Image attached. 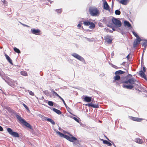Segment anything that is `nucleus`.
I'll use <instances>...</instances> for the list:
<instances>
[{"mask_svg":"<svg viewBox=\"0 0 147 147\" xmlns=\"http://www.w3.org/2000/svg\"><path fill=\"white\" fill-rule=\"evenodd\" d=\"M62 129L61 127H59V131H61Z\"/></svg>","mask_w":147,"mask_h":147,"instance_id":"nucleus-49","label":"nucleus"},{"mask_svg":"<svg viewBox=\"0 0 147 147\" xmlns=\"http://www.w3.org/2000/svg\"><path fill=\"white\" fill-rule=\"evenodd\" d=\"M63 132H64V131L63 130Z\"/></svg>","mask_w":147,"mask_h":147,"instance_id":"nucleus-57","label":"nucleus"},{"mask_svg":"<svg viewBox=\"0 0 147 147\" xmlns=\"http://www.w3.org/2000/svg\"><path fill=\"white\" fill-rule=\"evenodd\" d=\"M21 24L23 26H26L27 27H30V26H28L27 25H26V24H22V23H21Z\"/></svg>","mask_w":147,"mask_h":147,"instance_id":"nucleus-43","label":"nucleus"},{"mask_svg":"<svg viewBox=\"0 0 147 147\" xmlns=\"http://www.w3.org/2000/svg\"><path fill=\"white\" fill-rule=\"evenodd\" d=\"M62 101L63 102L64 104V100L63 99L62 100Z\"/></svg>","mask_w":147,"mask_h":147,"instance_id":"nucleus-53","label":"nucleus"},{"mask_svg":"<svg viewBox=\"0 0 147 147\" xmlns=\"http://www.w3.org/2000/svg\"><path fill=\"white\" fill-rule=\"evenodd\" d=\"M67 133L65 131V134ZM69 135L67 136L65 134V138L70 141L71 142H73L74 141L77 140V139L75 137L73 136L71 134H69Z\"/></svg>","mask_w":147,"mask_h":147,"instance_id":"nucleus-4","label":"nucleus"},{"mask_svg":"<svg viewBox=\"0 0 147 147\" xmlns=\"http://www.w3.org/2000/svg\"><path fill=\"white\" fill-rule=\"evenodd\" d=\"M142 69H143V71H144V72H146V68H145V67L144 66L143 67Z\"/></svg>","mask_w":147,"mask_h":147,"instance_id":"nucleus-44","label":"nucleus"},{"mask_svg":"<svg viewBox=\"0 0 147 147\" xmlns=\"http://www.w3.org/2000/svg\"><path fill=\"white\" fill-rule=\"evenodd\" d=\"M102 141H103V143L104 144H107L108 145V146H112V144L111 143L109 142L108 141L106 140H104L102 139H101Z\"/></svg>","mask_w":147,"mask_h":147,"instance_id":"nucleus-22","label":"nucleus"},{"mask_svg":"<svg viewBox=\"0 0 147 147\" xmlns=\"http://www.w3.org/2000/svg\"><path fill=\"white\" fill-rule=\"evenodd\" d=\"M115 13L116 15H119L121 14V12L119 10H117L115 11Z\"/></svg>","mask_w":147,"mask_h":147,"instance_id":"nucleus-37","label":"nucleus"},{"mask_svg":"<svg viewBox=\"0 0 147 147\" xmlns=\"http://www.w3.org/2000/svg\"><path fill=\"white\" fill-rule=\"evenodd\" d=\"M49 2H50V3H52V1H51L50 0H48Z\"/></svg>","mask_w":147,"mask_h":147,"instance_id":"nucleus-52","label":"nucleus"},{"mask_svg":"<svg viewBox=\"0 0 147 147\" xmlns=\"http://www.w3.org/2000/svg\"><path fill=\"white\" fill-rule=\"evenodd\" d=\"M0 76L9 85H12V84L10 83L8 81V80H6L5 79V77H6L3 71L1 72H0Z\"/></svg>","mask_w":147,"mask_h":147,"instance_id":"nucleus-7","label":"nucleus"},{"mask_svg":"<svg viewBox=\"0 0 147 147\" xmlns=\"http://www.w3.org/2000/svg\"><path fill=\"white\" fill-rule=\"evenodd\" d=\"M84 24L85 26H88L90 24V22L88 21H86L84 22Z\"/></svg>","mask_w":147,"mask_h":147,"instance_id":"nucleus-34","label":"nucleus"},{"mask_svg":"<svg viewBox=\"0 0 147 147\" xmlns=\"http://www.w3.org/2000/svg\"><path fill=\"white\" fill-rule=\"evenodd\" d=\"M54 130L56 132L57 134L59 136L64 138V134L59 131L55 129H54Z\"/></svg>","mask_w":147,"mask_h":147,"instance_id":"nucleus-17","label":"nucleus"},{"mask_svg":"<svg viewBox=\"0 0 147 147\" xmlns=\"http://www.w3.org/2000/svg\"><path fill=\"white\" fill-rule=\"evenodd\" d=\"M7 130L9 133L13 136L17 138L19 137V134L17 132L13 131L12 130L11 128H7Z\"/></svg>","mask_w":147,"mask_h":147,"instance_id":"nucleus-5","label":"nucleus"},{"mask_svg":"<svg viewBox=\"0 0 147 147\" xmlns=\"http://www.w3.org/2000/svg\"><path fill=\"white\" fill-rule=\"evenodd\" d=\"M46 93H48V91H45Z\"/></svg>","mask_w":147,"mask_h":147,"instance_id":"nucleus-54","label":"nucleus"},{"mask_svg":"<svg viewBox=\"0 0 147 147\" xmlns=\"http://www.w3.org/2000/svg\"><path fill=\"white\" fill-rule=\"evenodd\" d=\"M124 24L125 26H127L128 27H131V25L128 21H125L124 22Z\"/></svg>","mask_w":147,"mask_h":147,"instance_id":"nucleus-24","label":"nucleus"},{"mask_svg":"<svg viewBox=\"0 0 147 147\" xmlns=\"http://www.w3.org/2000/svg\"><path fill=\"white\" fill-rule=\"evenodd\" d=\"M23 105L24 106V107L25 108V109L27 110H29V109L28 107L24 104L23 103Z\"/></svg>","mask_w":147,"mask_h":147,"instance_id":"nucleus-40","label":"nucleus"},{"mask_svg":"<svg viewBox=\"0 0 147 147\" xmlns=\"http://www.w3.org/2000/svg\"><path fill=\"white\" fill-rule=\"evenodd\" d=\"M48 104L49 105L51 106H53L54 105L53 102L51 101H48Z\"/></svg>","mask_w":147,"mask_h":147,"instance_id":"nucleus-32","label":"nucleus"},{"mask_svg":"<svg viewBox=\"0 0 147 147\" xmlns=\"http://www.w3.org/2000/svg\"><path fill=\"white\" fill-rule=\"evenodd\" d=\"M43 99H44V97L43 96H42V97H41V99L42 100H43Z\"/></svg>","mask_w":147,"mask_h":147,"instance_id":"nucleus-51","label":"nucleus"},{"mask_svg":"<svg viewBox=\"0 0 147 147\" xmlns=\"http://www.w3.org/2000/svg\"><path fill=\"white\" fill-rule=\"evenodd\" d=\"M47 121L50 122L53 125H55V122L51 119L48 118L47 119Z\"/></svg>","mask_w":147,"mask_h":147,"instance_id":"nucleus-26","label":"nucleus"},{"mask_svg":"<svg viewBox=\"0 0 147 147\" xmlns=\"http://www.w3.org/2000/svg\"><path fill=\"white\" fill-rule=\"evenodd\" d=\"M53 110L57 114H60L61 113V111L60 110L55 108H53Z\"/></svg>","mask_w":147,"mask_h":147,"instance_id":"nucleus-25","label":"nucleus"},{"mask_svg":"<svg viewBox=\"0 0 147 147\" xmlns=\"http://www.w3.org/2000/svg\"><path fill=\"white\" fill-rule=\"evenodd\" d=\"M40 30L38 29H35L32 28L31 30V32L32 34L36 35H40Z\"/></svg>","mask_w":147,"mask_h":147,"instance_id":"nucleus-8","label":"nucleus"},{"mask_svg":"<svg viewBox=\"0 0 147 147\" xmlns=\"http://www.w3.org/2000/svg\"><path fill=\"white\" fill-rule=\"evenodd\" d=\"M135 141L139 144H142L143 142V141L142 139H140L139 138H136L135 139Z\"/></svg>","mask_w":147,"mask_h":147,"instance_id":"nucleus-20","label":"nucleus"},{"mask_svg":"<svg viewBox=\"0 0 147 147\" xmlns=\"http://www.w3.org/2000/svg\"><path fill=\"white\" fill-rule=\"evenodd\" d=\"M141 41V39L140 38H137L136 39L134 42V47H136L140 43Z\"/></svg>","mask_w":147,"mask_h":147,"instance_id":"nucleus-12","label":"nucleus"},{"mask_svg":"<svg viewBox=\"0 0 147 147\" xmlns=\"http://www.w3.org/2000/svg\"><path fill=\"white\" fill-rule=\"evenodd\" d=\"M51 91L53 94V95H55L58 97H59V95L54 90H53V89L51 90Z\"/></svg>","mask_w":147,"mask_h":147,"instance_id":"nucleus-30","label":"nucleus"},{"mask_svg":"<svg viewBox=\"0 0 147 147\" xmlns=\"http://www.w3.org/2000/svg\"><path fill=\"white\" fill-rule=\"evenodd\" d=\"M20 73L23 76H26L27 75V73L25 71H21Z\"/></svg>","mask_w":147,"mask_h":147,"instance_id":"nucleus-31","label":"nucleus"},{"mask_svg":"<svg viewBox=\"0 0 147 147\" xmlns=\"http://www.w3.org/2000/svg\"><path fill=\"white\" fill-rule=\"evenodd\" d=\"M5 56L6 57V59L11 64H12V61L10 57L7 55L5 54Z\"/></svg>","mask_w":147,"mask_h":147,"instance_id":"nucleus-21","label":"nucleus"},{"mask_svg":"<svg viewBox=\"0 0 147 147\" xmlns=\"http://www.w3.org/2000/svg\"><path fill=\"white\" fill-rule=\"evenodd\" d=\"M16 117L17 119L20 121L21 123H22L26 127L30 128H32V126L30 124L26 122L24 119H23L20 116L18 115H16Z\"/></svg>","mask_w":147,"mask_h":147,"instance_id":"nucleus-3","label":"nucleus"},{"mask_svg":"<svg viewBox=\"0 0 147 147\" xmlns=\"http://www.w3.org/2000/svg\"><path fill=\"white\" fill-rule=\"evenodd\" d=\"M115 68H116V69H117L118 68V67H117L115 66V67H114Z\"/></svg>","mask_w":147,"mask_h":147,"instance_id":"nucleus-50","label":"nucleus"},{"mask_svg":"<svg viewBox=\"0 0 147 147\" xmlns=\"http://www.w3.org/2000/svg\"><path fill=\"white\" fill-rule=\"evenodd\" d=\"M145 72H144L142 70H140L139 71V74L140 76L142 78H146V77L145 74Z\"/></svg>","mask_w":147,"mask_h":147,"instance_id":"nucleus-18","label":"nucleus"},{"mask_svg":"<svg viewBox=\"0 0 147 147\" xmlns=\"http://www.w3.org/2000/svg\"><path fill=\"white\" fill-rule=\"evenodd\" d=\"M58 97L60 98L62 100L63 99L60 96H59Z\"/></svg>","mask_w":147,"mask_h":147,"instance_id":"nucleus-47","label":"nucleus"},{"mask_svg":"<svg viewBox=\"0 0 147 147\" xmlns=\"http://www.w3.org/2000/svg\"><path fill=\"white\" fill-rule=\"evenodd\" d=\"M105 40L108 43H111L112 42V39L111 36L107 35L105 37Z\"/></svg>","mask_w":147,"mask_h":147,"instance_id":"nucleus-11","label":"nucleus"},{"mask_svg":"<svg viewBox=\"0 0 147 147\" xmlns=\"http://www.w3.org/2000/svg\"><path fill=\"white\" fill-rule=\"evenodd\" d=\"M3 130V127L1 126H0V131H2Z\"/></svg>","mask_w":147,"mask_h":147,"instance_id":"nucleus-45","label":"nucleus"},{"mask_svg":"<svg viewBox=\"0 0 147 147\" xmlns=\"http://www.w3.org/2000/svg\"><path fill=\"white\" fill-rule=\"evenodd\" d=\"M103 8L104 9L107 10H110V8L107 2L105 1L103 4Z\"/></svg>","mask_w":147,"mask_h":147,"instance_id":"nucleus-14","label":"nucleus"},{"mask_svg":"<svg viewBox=\"0 0 147 147\" xmlns=\"http://www.w3.org/2000/svg\"><path fill=\"white\" fill-rule=\"evenodd\" d=\"M7 2L5 1H4L3 3L5 5L6 4Z\"/></svg>","mask_w":147,"mask_h":147,"instance_id":"nucleus-48","label":"nucleus"},{"mask_svg":"<svg viewBox=\"0 0 147 147\" xmlns=\"http://www.w3.org/2000/svg\"><path fill=\"white\" fill-rule=\"evenodd\" d=\"M125 73V72L121 70L116 71L115 73V75L122 74Z\"/></svg>","mask_w":147,"mask_h":147,"instance_id":"nucleus-23","label":"nucleus"},{"mask_svg":"<svg viewBox=\"0 0 147 147\" xmlns=\"http://www.w3.org/2000/svg\"><path fill=\"white\" fill-rule=\"evenodd\" d=\"M40 116H40V117L42 119V120L43 121H44V120H47V119H48L47 118V117H45L43 115H40Z\"/></svg>","mask_w":147,"mask_h":147,"instance_id":"nucleus-35","label":"nucleus"},{"mask_svg":"<svg viewBox=\"0 0 147 147\" xmlns=\"http://www.w3.org/2000/svg\"><path fill=\"white\" fill-rule=\"evenodd\" d=\"M113 23L117 27H119L121 26V22L116 18H113L112 20Z\"/></svg>","mask_w":147,"mask_h":147,"instance_id":"nucleus-6","label":"nucleus"},{"mask_svg":"<svg viewBox=\"0 0 147 147\" xmlns=\"http://www.w3.org/2000/svg\"><path fill=\"white\" fill-rule=\"evenodd\" d=\"M126 58L128 59H129V54H128L127 56L126 57Z\"/></svg>","mask_w":147,"mask_h":147,"instance_id":"nucleus-46","label":"nucleus"},{"mask_svg":"<svg viewBox=\"0 0 147 147\" xmlns=\"http://www.w3.org/2000/svg\"><path fill=\"white\" fill-rule=\"evenodd\" d=\"M85 105L86 106H88V107H92L94 108H96L99 107L98 105L94 104L92 103L86 104Z\"/></svg>","mask_w":147,"mask_h":147,"instance_id":"nucleus-13","label":"nucleus"},{"mask_svg":"<svg viewBox=\"0 0 147 147\" xmlns=\"http://www.w3.org/2000/svg\"><path fill=\"white\" fill-rule=\"evenodd\" d=\"M55 11L58 14L61 13L62 12V9H58L55 10Z\"/></svg>","mask_w":147,"mask_h":147,"instance_id":"nucleus-27","label":"nucleus"},{"mask_svg":"<svg viewBox=\"0 0 147 147\" xmlns=\"http://www.w3.org/2000/svg\"><path fill=\"white\" fill-rule=\"evenodd\" d=\"M82 23H79L77 25V26L78 27V28L79 29H81L80 28H81L82 25H81Z\"/></svg>","mask_w":147,"mask_h":147,"instance_id":"nucleus-42","label":"nucleus"},{"mask_svg":"<svg viewBox=\"0 0 147 147\" xmlns=\"http://www.w3.org/2000/svg\"><path fill=\"white\" fill-rule=\"evenodd\" d=\"M71 55L75 58L80 61H83L84 60V59L82 57L76 53H74L72 54Z\"/></svg>","mask_w":147,"mask_h":147,"instance_id":"nucleus-9","label":"nucleus"},{"mask_svg":"<svg viewBox=\"0 0 147 147\" xmlns=\"http://www.w3.org/2000/svg\"><path fill=\"white\" fill-rule=\"evenodd\" d=\"M89 28L90 29L94 28L95 27V25L93 22H90V25Z\"/></svg>","mask_w":147,"mask_h":147,"instance_id":"nucleus-29","label":"nucleus"},{"mask_svg":"<svg viewBox=\"0 0 147 147\" xmlns=\"http://www.w3.org/2000/svg\"><path fill=\"white\" fill-rule=\"evenodd\" d=\"M28 92L29 94L31 96H34V93L32 92V91H30L29 90H28Z\"/></svg>","mask_w":147,"mask_h":147,"instance_id":"nucleus-39","label":"nucleus"},{"mask_svg":"<svg viewBox=\"0 0 147 147\" xmlns=\"http://www.w3.org/2000/svg\"><path fill=\"white\" fill-rule=\"evenodd\" d=\"M92 98L87 96H85L84 98V101L85 102H89L91 101Z\"/></svg>","mask_w":147,"mask_h":147,"instance_id":"nucleus-16","label":"nucleus"},{"mask_svg":"<svg viewBox=\"0 0 147 147\" xmlns=\"http://www.w3.org/2000/svg\"><path fill=\"white\" fill-rule=\"evenodd\" d=\"M107 139L109 141H110L109 140L107 137Z\"/></svg>","mask_w":147,"mask_h":147,"instance_id":"nucleus-56","label":"nucleus"},{"mask_svg":"<svg viewBox=\"0 0 147 147\" xmlns=\"http://www.w3.org/2000/svg\"><path fill=\"white\" fill-rule=\"evenodd\" d=\"M127 74H128V71H127Z\"/></svg>","mask_w":147,"mask_h":147,"instance_id":"nucleus-55","label":"nucleus"},{"mask_svg":"<svg viewBox=\"0 0 147 147\" xmlns=\"http://www.w3.org/2000/svg\"><path fill=\"white\" fill-rule=\"evenodd\" d=\"M129 0H121L119 1V2L123 5H126L129 2Z\"/></svg>","mask_w":147,"mask_h":147,"instance_id":"nucleus-19","label":"nucleus"},{"mask_svg":"<svg viewBox=\"0 0 147 147\" xmlns=\"http://www.w3.org/2000/svg\"><path fill=\"white\" fill-rule=\"evenodd\" d=\"M73 119L75 120L76 121L78 122V123H79V120L78 119H77L76 117H74Z\"/></svg>","mask_w":147,"mask_h":147,"instance_id":"nucleus-41","label":"nucleus"},{"mask_svg":"<svg viewBox=\"0 0 147 147\" xmlns=\"http://www.w3.org/2000/svg\"><path fill=\"white\" fill-rule=\"evenodd\" d=\"M130 119L133 121L137 122H141L144 120L142 118L136 117L131 116L130 117Z\"/></svg>","mask_w":147,"mask_h":147,"instance_id":"nucleus-10","label":"nucleus"},{"mask_svg":"<svg viewBox=\"0 0 147 147\" xmlns=\"http://www.w3.org/2000/svg\"><path fill=\"white\" fill-rule=\"evenodd\" d=\"M119 81V84H123V87L128 89H132L134 86H137L138 85L137 83H139V82L135 78L132 77L131 75L128 74V75L121 78L119 75H116L113 77V82H115L116 81Z\"/></svg>","mask_w":147,"mask_h":147,"instance_id":"nucleus-1","label":"nucleus"},{"mask_svg":"<svg viewBox=\"0 0 147 147\" xmlns=\"http://www.w3.org/2000/svg\"><path fill=\"white\" fill-rule=\"evenodd\" d=\"M132 32L134 35L137 38H140L139 36L136 32H134V31H132Z\"/></svg>","mask_w":147,"mask_h":147,"instance_id":"nucleus-36","label":"nucleus"},{"mask_svg":"<svg viewBox=\"0 0 147 147\" xmlns=\"http://www.w3.org/2000/svg\"><path fill=\"white\" fill-rule=\"evenodd\" d=\"M14 51L16 53H20V50L16 47H14L13 48Z\"/></svg>","mask_w":147,"mask_h":147,"instance_id":"nucleus-28","label":"nucleus"},{"mask_svg":"<svg viewBox=\"0 0 147 147\" xmlns=\"http://www.w3.org/2000/svg\"><path fill=\"white\" fill-rule=\"evenodd\" d=\"M7 79L8 80V81L10 83L12 84V85H10L11 86L12 85H13V86H15V84H17V83L16 81H14L13 80H11L9 77H8L7 78Z\"/></svg>","mask_w":147,"mask_h":147,"instance_id":"nucleus-15","label":"nucleus"},{"mask_svg":"<svg viewBox=\"0 0 147 147\" xmlns=\"http://www.w3.org/2000/svg\"><path fill=\"white\" fill-rule=\"evenodd\" d=\"M89 13L93 16H98L100 14V11L97 7H90L89 8Z\"/></svg>","mask_w":147,"mask_h":147,"instance_id":"nucleus-2","label":"nucleus"},{"mask_svg":"<svg viewBox=\"0 0 147 147\" xmlns=\"http://www.w3.org/2000/svg\"><path fill=\"white\" fill-rule=\"evenodd\" d=\"M147 46V40H145L142 44V47H144L145 48Z\"/></svg>","mask_w":147,"mask_h":147,"instance_id":"nucleus-33","label":"nucleus"},{"mask_svg":"<svg viewBox=\"0 0 147 147\" xmlns=\"http://www.w3.org/2000/svg\"><path fill=\"white\" fill-rule=\"evenodd\" d=\"M65 106L67 110L70 113V112L71 111V109L68 107L67 106V105L65 103Z\"/></svg>","mask_w":147,"mask_h":147,"instance_id":"nucleus-38","label":"nucleus"}]
</instances>
